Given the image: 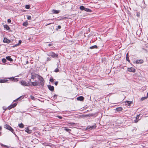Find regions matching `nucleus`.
<instances>
[{
	"mask_svg": "<svg viewBox=\"0 0 148 148\" xmlns=\"http://www.w3.org/2000/svg\"><path fill=\"white\" fill-rule=\"evenodd\" d=\"M52 12L54 13L57 14L59 13V12H60V11L55 10H52Z\"/></svg>",
	"mask_w": 148,
	"mask_h": 148,
	"instance_id": "14",
	"label": "nucleus"
},
{
	"mask_svg": "<svg viewBox=\"0 0 148 148\" xmlns=\"http://www.w3.org/2000/svg\"><path fill=\"white\" fill-rule=\"evenodd\" d=\"M25 131L26 132L29 134L31 133L32 132V130H29L28 127L26 128Z\"/></svg>",
	"mask_w": 148,
	"mask_h": 148,
	"instance_id": "13",
	"label": "nucleus"
},
{
	"mask_svg": "<svg viewBox=\"0 0 148 148\" xmlns=\"http://www.w3.org/2000/svg\"><path fill=\"white\" fill-rule=\"evenodd\" d=\"M57 95H55L53 96V98L54 99H56Z\"/></svg>",
	"mask_w": 148,
	"mask_h": 148,
	"instance_id": "39",
	"label": "nucleus"
},
{
	"mask_svg": "<svg viewBox=\"0 0 148 148\" xmlns=\"http://www.w3.org/2000/svg\"><path fill=\"white\" fill-rule=\"evenodd\" d=\"M96 127V125H95L93 126H88L87 128V129H90V130H92L93 129H94Z\"/></svg>",
	"mask_w": 148,
	"mask_h": 148,
	"instance_id": "7",
	"label": "nucleus"
},
{
	"mask_svg": "<svg viewBox=\"0 0 148 148\" xmlns=\"http://www.w3.org/2000/svg\"><path fill=\"white\" fill-rule=\"evenodd\" d=\"M49 56L53 58H57L58 56L57 54H55L53 52L50 53H49Z\"/></svg>",
	"mask_w": 148,
	"mask_h": 148,
	"instance_id": "4",
	"label": "nucleus"
},
{
	"mask_svg": "<svg viewBox=\"0 0 148 148\" xmlns=\"http://www.w3.org/2000/svg\"><path fill=\"white\" fill-rule=\"evenodd\" d=\"M20 83L23 86H28L27 83H26L25 81L23 80L22 81L20 82Z\"/></svg>",
	"mask_w": 148,
	"mask_h": 148,
	"instance_id": "6",
	"label": "nucleus"
},
{
	"mask_svg": "<svg viewBox=\"0 0 148 148\" xmlns=\"http://www.w3.org/2000/svg\"><path fill=\"white\" fill-rule=\"evenodd\" d=\"M31 17L30 16H28L27 17V19L28 20L31 19Z\"/></svg>",
	"mask_w": 148,
	"mask_h": 148,
	"instance_id": "32",
	"label": "nucleus"
},
{
	"mask_svg": "<svg viewBox=\"0 0 148 148\" xmlns=\"http://www.w3.org/2000/svg\"><path fill=\"white\" fill-rule=\"evenodd\" d=\"M2 60V62L4 63L6 62V60L5 59H3Z\"/></svg>",
	"mask_w": 148,
	"mask_h": 148,
	"instance_id": "33",
	"label": "nucleus"
},
{
	"mask_svg": "<svg viewBox=\"0 0 148 148\" xmlns=\"http://www.w3.org/2000/svg\"><path fill=\"white\" fill-rule=\"evenodd\" d=\"M50 81L51 82H53V78H51L50 79Z\"/></svg>",
	"mask_w": 148,
	"mask_h": 148,
	"instance_id": "34",
	"label": "nucleus"
},
{
	"mask_svg": "<svg viewBox=\"0 0 148 148\" xmlns=\"http://www.w3.org/2000/svg\"><path fill=\"white\" fill-rule=\"evenodd\" d=\"M16 105L17 104L16 103H14L13 104L11 105L10 106H9L8 107V108L9 110H10L12 108H14L16 106Z\"/></svg>",
	"mask_w": 148,
	"mask_h": 148,
	"instance_id": "9",
	"label": "nucleus"
},
{
	"mask_svg": "<svg viewBox=\"0 0 148 148\" xmlns=\"http://www.w3.org/2000/svg\"><path fill=\"white\" fill-rule=\"evenodd\" d=\"M21 40H19V42H18V43L15 46H13V47H15V46H17V45H19V44H20L21 43Z\"/></svg>",
	"mask_w": 148,
	"mask_h": 148,
	"instance_id": "27",
	"label": "nucleus"
},
{
	"mask_svg": "<svg viewBox=\"0 0 148 148\" xmlns=\"http://www.w3.org/2000/svg\"><path fill=\"white\" fill-rule=\"evenodd\" d=\"M126 59L127 61H129V57H128V53H127L126 54Z\"/></svg>",
	"mask_w": 148,
	"mask_h": 148,
	"instance_id": "26",
	"label": "nucleus"
},
{
	"mask_svg": "<svg viewBox=\"0 0 148 148\" xmlns=\"http://www.w3.org/2000/svg\"><path fill=\"white\" fill-rule=\"evenodd\" d=\"M41 81H40V82H30L32 83V85L33 86H38L41 85L43 86L44 85V80L43 79V80L42 81V83H41Z\"/></svg>",
	"mask_w": 148,
	"mask_h": 148,
	"instance_id": "2",
	"label": "nucleus"
},
{
	"mask_svg": "<svg viewBox=\"0 0 148 148\" xmlns=\"http://www.w3.org/2000/svg\"><path fill=\"white\" fill-rule=\"evenodd\" d=\"M15 81H18V80L17 79H15L14 80Z\"/></svg>",
	"mask_w": 148,
	"mask_h": 148,
	"instance_id": "46",
	"label": "nucleus"
},
{
	"mask_svg": "<svg viewBox=\"0 0 148 148\" xmlns=\"http://www.w3.org/2000/svg\"><path fill=\"white\" fill-rule=\"evenodd\" d=\"M25 8L27 9H29L30 8V6L29 5H25Z\"/></svg>",
	"mask_w": 148,
	"mask_h": 148,
	"instance_id": "29",
	"label": "nucleus"
},
{
	"mask_svg": "<svg viewBox=\"0 0 148 148\" xmlns=\"http://www.w3.org/2000/svg\"><path fill=\"white\" fill-rule=\"evenodd\" d=\"M11 22V20L10 19H8V23H10Z\"/></svg>",
	"mask_w": 148,
	"mask_h": 148,
	"instance_id": "38",
	"label": "nucleus"
},
{
	"mask_svg": "<svg viewBox=\"0 0 148 148\" xmlns=\"http://www.w3.org/2000/svg\"><path fill=\"white\" fill-rule=\"evenodd\" d=\"M64 130L66 131H69L70 130V129H69L66 128H65L64 129Z\"/></svg>",
	"mask_w": 148,
	"mask_h": 148,
	"instance_id": "35",
	"label": "nucleus"
},
{
	"mask_svg": "<svg viewBox=\"0 0 148 148\" xmlns=\"http://www.w3.org/2000/svg\"><path fill=\"white\" fill-rule=\"evenodd\" d=\"M36 77L38 78L40 81H41V83L42 82V81L43 80V79L42 77L37 74L34 73H31V78L32 79H35Z\"/></svg>",
	"mask_w": 148,
	"mask_h": 148,
	"instance_id": "1",
	"label": "nucleus"
},
{
	"mask_svg": "<svg viewBox=\"0 0 148 148\" xmlns=\"http://www.w3.org/2000/svg\"><path fill=\"white\" fill-rule=\"evenodd\" d=\"M139 115H137V116L136 120H134L135 122L137 123L138 122V120H137V119H138L139 116Z\"/></svg>",
	"mask_w": 148,
	"mask_h": 148,
	"instance_id": "22",
	"label": "nucleus"
},
{
	"mask_svg": "<svg viewBox=\"0 0 148 148\" xmlns=\"http://www.w3.org/2000/svg\"><path fill=\"white\" fill-rule=\"evenodd\" d=\"M45 148H51V146H46L45 147Z\"/></svg>",
	"mask_w": 148,
	"mask_h": 148,
	"instance_id": "36",
	"label": "nucleus"
},
{
	"mask_svg": "<svg viewBox=\"0 0 148 148\" xmlns=\"http://www.w3.org/2000/svg\"><path fill=\"white\" fill-rule=\"evenodd\" d=\"M19 97V98H17V99L16 100H18V99L20 98V97Z\"/></svg>",
	"mask_w": 148,
	"mask_h": 148,
	"instance_id": "48",
	"label": "nucleus"
},
{
	"mask_svg": "<svg viewBox=\"0 0 148 148\" xmlns=\"http://www.w3.org/2000/svg\"><path fill=\"white\" fill-rule=\"evenodd\" d=\"M4 127L5 128L8 130H9L11 132H12L13 134H15V133L14 131V130L10 126L7 124H6L4 125Z\"/></svg>",
	"mask_w": 148,
	"mask_h": 148,
	"instance_id": "3",
	"label": "nucleus"
},
{
	"mask_svg": "<svg viewBox=\"0 0 148 148\" xmlns=\"http://www.w3.org/2000/svg\"><path fill=\"white\" fill-rule=\"evenodd\" d=\"M140 14L139 13H137L136 14V16H140Z\"/></svg>",
	"mask_w": 148,
	"mask_h": 148,
	"instance_id": "37",
	"label": "nucleus"
},
{
	"mask_svg": "<svg viewBox=\"0 0 148 148\" xmlns=\"http://www.w3.org/2000/svg\"><path fill=\"white\" fill-rule=\"evenodd\" d=\"M54 71L56 72H58L59 71V70L58 69H55Z\"/></svg>",
	"mask_w": 148,
	"mask_h": 148,
	"instance_id": "30",
	"label": "nucleus"
},
{
	"mask_svg": "<svg viewBox=\"0 0 148 148\" xmlns=\"http://www.w3.org/2000/svg\"><path fill=\"white\" fill-rule=\"evenodd\" d=\"M3 42H5L7 43H9L11 42V41L6 38H4L3 40Z\"/></svg>",
	"mask_w": 148,
	"mask_h": 148,
	"instance_id": "8",
	"label": "nucleus"
},
{
	"mask_svg": "<svg viewBox=\"0 0 148 148\" xmlns=\"http://www.w3.org/2000/svg\"><path fill=\"white\" fill-rule=\"evenodd\" d=\"M9 79H11V80H13V79H14V78H13V77H11V78H9Z\"/></svg>",
	"mask_w": 148,
	"mask_h": 148,
	"instance_id": "44",
	"label": "nucleus"
},
{
	"mask_svg": "<svg viewBox=\"0 0 148 148\" xmlns=\"http://www.w3.org/2000/svg\"><path fill=\"white\" fill-rule=\"evenodd\" d=\"M47 60H50V59L49 58H47Z\"/></svg>",
	"mask_w": 148,
	"mask_h": 148,
	"instance_id": "45",
	"label": "nucleus"
},
{
	"mask_svg": "<svg viewBox=\"0 0 148 148\" xmlns=\"http://www.w3.org/2000/svg\"><path fill=\"white\" fill-rule=\"evenodd\" d=\"M30 98H31L32 99V100H34V96H32V95H31L30 96Z\"/></svg>",
	"mask_w": 148,
	"mask_h": 148,
	"instance_id": "31",
	"label": "nucleus"
},
{
	"mask_svg": "<svg viewBox=\"0 0 148 148\" xmlns=\"http://www.w3.org/2000/svg\"><path fill=\"white\" fill-rule=\"evenodd\" d=\"M97 48V46L96 45L92 46L90 47V48L91 49Z\"/></svg>",
	"mask_w": 148,
	"mask_h": 148,
	"instance_id": "25",
	"label": "nucleus"
},
{
	"mask_svg": "<svg viewBox=\"0 0 148 148\" xmlns=\"http://www.w3.org/2000/svg\"><path fill=\"white\" fill-rule=\"evenodd\" d=\"M61 28V27L60 26V25H58V29H60Z\"/></svg>",
	"mask_w": 148,
	"mask_h": 148,
	"instance_id": "40",
	"label": "nucleus"
},
{
	"mask_svg": "<svg viewBox=\"0 0 148 148\" xmlns=\"http://www.w3.org/2000/svg\"><path fill=\"white\" fill-rule=\"evenodd\" d=\"M84 10H85V11H86V12H91V10L90 9H88L87 8H85Z\"/></svg>",
	"mask_w": 148,
	"mask_h": 148,
	"instance_id": "23",
	"label": "nucleus"
},
{
	"mask_svg": "<svg viewBox=\"0 0 148 148\" xmlns=\"http://www.w3.org/2000/svg\"><path fill=\"white\" fill-rule=\"evenodd\" d=\"M58 82H56L55 83V84L56 85H57L58 84Z\"/></svg>",
	"mask_w": 148,
	"mask_h": 148,
	"instance_id": "41",
	"label": "nucleus"
},
{
	"mask_svg": "<svg viewBox=\"0 0 148 148\" xmlns=\"http://www.w3.org/2000/svg\"><path fill=\"white\" fill-rule=\"evenodd\" d=\"M127 71L130 72L134 73L135 72L136 70L134 68L130 67L128 68Z\"/></svg>",
	"mask_w": 148,
	"mask_h": 148,
	"instance_id": "5",
	"label": "nucleus"
},
{
	"mask_svg": "<svg viewBox=\"0 0 148 148\" xmlns=\"http://www.w3.org/2000/svg\"><path fill=\"white\" fill-rule=\"evenodd\" d=\"M48 87L49 90L51 91H53L54 90V87L53 86H51L50 85H48Z\"/></svg>",
	"mask_w": 148,
	"mask_h": 148,
	"instance_id": "11",
	"label": "nucleus"
},
{
	"mask_svg": "<svg viewBox=\"0 0 148 148\" xmlns=\"http://www.w3.org/2000/svg\"><path fill=\"white\" fill-rule=\"evenodd\" d=\"M49 45L50 46L51 45V44H49Z\"/></svg>",
	"mask_w": 148,
	"mask_h": 148,
	"instance_id": "49",
	"label": "nucleus"
},
{
	"mask_svg": "<svg viewBox=\"0 0 148 148\" xmlns=\"http://www.w3.org/2000/svg\"><path fill=\"white\" fill-rule=\"evenodd\" d=\"M85 8H84V6H82V5L80 7V9L82 10H84Z\"/></svg>",
	"mask_w": 148,
	"mask_h": 148,
	"instance_id": "24",
	"label": "nucleus"
},
{
	"mask_svg": "<svg viewBox=\"0 0 148 148\" xmlns=\"http://www.w3.org/2000/svg\"><path fill=\"white\" fill-rule=\"evenodd\" d=\"M147 98L146 97H142L141 99V101H143L146 99Z\"/></svg>",
	"mask_w": 148,
	"mask_h": 148,
	"instance_id": "28",
	"label": "nucleus"
},
{
	"mask_svg": "<svg viewBox=\"0 0 148 148\" xmlns=\"http://www.w3.org/2000/svg\"><path fill=\"white\" fill-rule=\"evenodd\" d=\"M143 62V60L142 59L138 60L136 61V64H142Z\"/></svg>",
	"mask_w": 148,
	"mask_h": 148,
	"instance_id": "10",
	"label": "nucleus"
},
{
	"mask_svg": "<svg viewBox=\"0 0 148 148\" xmlns=\"http://www.w3.org/2000/svg\"><path fill=\"white\" fill-rule=\"evenodd\" d=\"M69 123L70 124H72V125H74L75 124V123Z\"/></svg>",
	"mask_w": 148,
	"mask_h": 148,
	"instance_id": "42",
	"label": "nucleus"
},
{
	"mask_svg": "<svg viewBox=\"0 0 148 148\" xmlns=\"http://www.w3.org/2000/svg\"><path fill=\"white\" fill-rule=\"evenodd\" d=\"M4 27L7 30H9L10 29V28L7 25H4Z\"/></svg>",
	"mask_w": 148,
	"mask_h": 148,
	"instance_id": "17",
	"label": "nucleus"
},
{
	"mask_svg": "<svg viewBox=\"0 0 148 148\" xmlns=\"http://www.w3.org/2000/svg\"><path fill=\"white\" fill-rule=\"evenodd\" d=\"M116 110L118 112H120L122 110V108L121 107H119L116 108Z\"/></svg>",
	"mask_w": 148,
	"mask_h": 148,
	"instance_id": "18",
	"label": "nucleus"
},
{
	"mask_svg": "<svg viewBox=\"0 0 148 148\" xmlns=\"http://www.w3.org/2000/svg\"><path fill=\"white\" fill-rule=\"evenodd\" d=\"M8 81L7 79H0V83H5Z\"/></svg>",
	"mask_w": 148,
	"mask_h": 148,
	"instance_id": "16",
	"label": "nucleus"
},
{
	"mask_svg": "<svg viewBox=\"0 0 148 148\" xmlns=\"http://www.w3.org/2000/svg\"><path fill=\"white\" fill-rule=\"evenodd\" d=\"M58 118H59V119H62V117H61V116H58Z\"/></svg>",
	"mask_w": 148,
	"mask_h": 148,
	"instance_id": "43",
	"label": "nucleus"
},
{
	"mask_svg": "<svg viewBox=\"0 0 148 148\" xmlns=\"http://www.w3.org/2000/svg\"><path fill=\"white\" fill-rule=\"evenodd\" d=\"M6 58L8 60H9V61H12L13 60L12 59L10 58V56H8Z\"/></svg>",
	"mask_w": 148,
	"mask_h": 148,
	"instance_id": "19",
	"label": "nucleus"
},
{
	"mask_svg": "<svg viewBox=\"0 0 148 148\" xmlns=\"http://www.w3.org/2000/svg\"><path fill=\"white\" fill-rule=\"evenodd\" d=\"M18 126H19V127H20L21 128H23L24 127V125L22 123H21L20 124H19Z\"/></svg>",
	"mask_w": 148,
	"mask_h": 148,
	"instance_id": "20",
	"label": "nucleus"
},
{
	"mask_svg": "<svg viewBox=\"0 0 148 148\" xmlns=\"http://www.w3.org/2000/svg\"><path fill=\"white\" fill-rule=\"evenodd\" d=\"M28 23L27 21L24 22L23 23V26H27L28 25Z\"/></svg>",
	"mask_w": 148,
	"mask_h": 148,
	"instance_id": "21",
	"label": "nucleus"
},
{
	"mask_svg": "<svg viewBox=\"0 0 148 148\" xmlns=\"http://www.w3.org/2000/svg\"><path fill=\"white\" fill-rule=\"evenodd\" d=\"M125 103H127L126 104L128 106H130V104L131 103H132V102L127 101L125 102Z\"/></svg>",
	"mask_w": 148,
	"mask_h": 148,
	"instance_id": "15",
	"label": "nucleus"
},
{
	"mask_svg": "<svg viewBox=\"0 0 148 148\" xmlns=\"http://www.w3.org/2000/svg\"><path fill=\"white\" fill-rule=\"evenodd\" d=\"M147 98H148V92L147 93V96L146 97Z\"/></svg>",
	"mask_w": 148,
	"mask_h": 148,
	"instance_id": "47",
	"label": "nucleus"
},
{
	"mask_svg": "<svg viewBox=\"0 0 148 148\" xmlns=\"http://www.w3.org/2000/svg\"><path fill=\"white\" fill-rule=\"evenodd\" d=\"M77 100L79 101H83L84 100V98L83 97L80 96L77 98Z\"/></svg>",
	"mask_w": 148,
	"mask_h": 148,
	"instance_id": "12",
	"label": "nucleus"
}]
</instances>
